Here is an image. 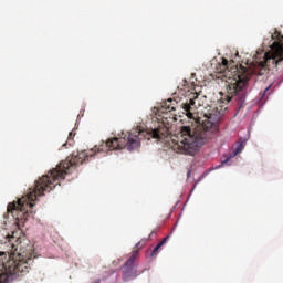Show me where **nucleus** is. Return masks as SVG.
I'll list each match as a JSON object with an SVG mask.
<instances>
[{
    "instance_id": "f257e3e1",
    "label": "nucleus",
    "mask_w": 283,
    "mask_h": 283,
    "mask_svg": "<svg viewBox=\"0 0 283 283\" xmlns=\"http://www.w3.org/2000/svg\"><path fill=\"white\" fill-rule=\"evenodd\" d=\"M196 101H198V92H192L189 99L185 102H182V98L178 97L168 98L163 102L160 106L155 107V114L157 116V126L155 128H148L147 130L134 129L130 133L122 132L118 137L103 142L99 147L95 146L90 150L73 153L71 157L60 163V182L61 180H65L72 167H78V165L87 163L90 158L96 156V153L105 151V149L114 151L125 148L128 149V151H134V149L140 147V140H143V138L146 140H151V138L163 140V138H167L170 134L169 129H171L174 123L178 120L176 114L172 113L176 112V109H184L188 118L196 120Z\"/></svg>"
},
{
    "instance_id": "f03ea898",
    "label": "nucleus",
    "mask_w": 283,
    "mask_h": 283,
    "mask_svg": "<svg viewBox=\"0 0 283 283\" xmlns=\"http://www.w3.org/2000/svg\"><path fill=\"white\" fill-rule=\"evenodd\" d=\"M213 123L198 119V123L180 127V133L176 143L172 144L174 151L186 156H196L200 148L207 143L209 129Z\"/></svg>"
},
{
    "instance_id": "7ed1b4c3",
    "label": "nucleus",
    "mask_w": 283,
    "mask_h": 283,
    "mask_svg": "<svg viewBox=\"0 0 283 283\" xmlns=\"http://www.w3.org/2000/svg\"><path fill=\"white\" fill-rule=\"evenodd\" d=\"M30 264H32V249H29L28 252L21 250L18 259H9L6 263H2L0 283L12 282L15 277L30 273Z\"/></svg>"
},
{
    "instance_id": "20e7f679",
    "label": "nucleus",
    "mask_w": 283,
    "mask_h": 283,
    "mask_svg": "<svg viewBox=\"0 0 283 283\" xmlns=\"http://www.w3.org/2000/svg\"><path fill=\"white\" fill-rule=\"evenodd\" d=\"M138 258V250L133 251L132 256L126 261V264L124 266L123 271V280L124 282H129L130 280H136L138 275L143 274V271H136L134 269V262H136V259Z\"/></svg>"
},
{
    "instance_id": "39448f33",
    "label": "nucleus",
    "mask_w": 283,
    "mask_h": 283,
    "mask_svg": "<svg viewBox=\"0 0 283 283\" xmlns=\"http://www.w3.org/2000/svg\"><path fill=\"white\" fill-rule=\"evenodd\" d=\"M1 247L4 252H1V255L3 253H7L8 255H13L18 251V244H19V238L14 237V232L12 234H6L3 240H0Z\"/></svg>"
},
{
    "instance_id": "423d86ee",
    "label": "nucleus",
    "mask_w": 283,
    "mask_h": 283,
    "mask_svg": "<svg viewBox=\"0 0 283 283\" xmlns=\"http://www.w3.org/2000/svg\"><path fill=\"white\" fill-rule=\"evenodd\" d=\"M167 240H169V237H166L163 239L161 242H159L153 250L150 256L151 258H156V255H158V251L160 250L161 247H164L167 243Z\"/></svg>"
},
{
    "instance_id": "0eeeda50",
    "label": "nucleus",
    "mask_w": 283,
    "mask_h": 283,
    "mask_svg": "<svg viewBox=\"0 0 283 283\" xmlns=\"http://www.w3.org/2000/svg\"><path fill=\"white\" fill-rule=\"evenodd\" d=\"M72 132L71 133H69V139H67V142L65 143V144H63V147H67V145L70 146V147H72V145H73V143H74V140L72 139Z\"/></svg>"
},
{
    "instance_id": "6e6552de",
    "label": "nucleus",
    "mask_w": 283,
    "mask_h": 283,
    "mask_svg": "<svg viewBox=\"0 0 283 283\" xmlns=\"http://www.w3.org/2000/svg\"><path fill=\"white\" fill-rule=\"evenodd\" d=\"M147 242H149V239H143L142 241H139L136 244V249H143V247H145V244H147Z\"/></svg>"
},
{
    "instance_id": "1a4fd4ad",
    "label": "nucleus",
    "mask_w": 283,
    "mask_h": 283,
    "mask_svg": "<svg viewBox=\"0 0 283 283\" xmlns=\"http://www.w3.org/2000/svg\"><path fill=\"white\" fill-rule=\"evenodd\" d=\"M221 63H222L223 72H224V70H227V67H229V60L223 57Z\"/></svg>"
},
{
    "instance_id": "9d476101",
    "label": "nucleus",
    "mask_w": 283,
    "mask_h": 283,
    "mask_svg": "<svg viewBox=\"0 0 283 283\" xmlns=\"http://www.w3.org/2000/svg\"><path fill=\"white\" fill-rule=\"evenodd\" d=\"M242 151V144H239L238 147L233 150L234 156H238Z\"/></svg>"
},
{
    "instance_id": "9b49d317",
    "label": "nucleus",
    "mask_w": 283,
    "mask_h": 283,
    "mask_svg": "<svg viewBox=\"0 0 283 283\" xmlns=\"http://www.w3.org/2000/svg\"><path fill=\"white\" fill-rule=\"evenodd\" d=\"M153 235H156V231H151L149 238H151Z\"/></svg>"
}]
</instances>
